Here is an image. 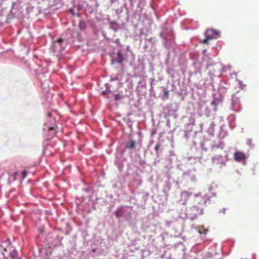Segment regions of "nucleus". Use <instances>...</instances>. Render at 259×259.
<instances>
[{"mask_svg": "<svg viewBox=\"0 0 259 259\" xmlns=\"http://www.w3.org/2000/svg\"><path fill=\"white\" fill-rule=\"evenodd\" d=\"M17 175H18V172L15 171V172H14V180L15 179V177H16V176Z\"/></svg>", "mask_w": 259, "mask_h": 259, "instance_id": "nucleus-18", "label": "nucleus"}, {"mask_svg": "<svg viewBox=\"0 0 259 259\" xmlns=\"http://www.w3.org/2000/svg\"><path fill=\"white\" fill-rule=\"evenodd\" d=\"M51 115H52V114H51V112H49V113H47V116H48V117H51Z\"/></svg>", "mask_w": 259, "mask_h": 259, "instance_id": "nucleus-20", "label": "nucleus"}, {"mask_svg": "<svg viewBox=\"0 0 259 259\" xmlns=\"http://www.w3.org/2000/svg\"><path fill=\"white\" fill-rule=\"evenodd\" d=\"M205 35H207L209 39H212L218 38L220 35V32L214 29H208L206 31Z\"/></svg>", "mask_w": 259, "mask_h": 259, "instance_id": "nucleus-1", "label": "nucleus"}, {"mask_svg": "<svg viewBox=\"0 0 259 259\" xmlns=\"http://www.w3.org/2000/svg\"><path fill=\"white\" fill-rule=\"evenodd\" d=\"M21 174H22V178L23 179H25L27 176V171L26 170H23L22 172H21Z\"/></svg>", "mask_w": 259, "mask_h": 259, "instance_id": "nucleus-11", "label": "nucleus"}, {"mask_svg": "<svg viewBox=\"0 0 259 259\" xmlns=\"http://www.w3.org/2000/svg\"><path fill=\"white\" fill-rule=\"evenodd\" d=\"M117 55L118 63H119V64H121L124 60V58L123 57L121 52L120 51H119L117 52Z\"/></svg>", "mask_w": 259, "mask_h": 259, "instance_id": "nucleus-4", "label": "nucleus"}, {"mask_svg": "<svg viewBox=\"0 0 259 259\" xmlns=\"http://www.w3.org/2000/svg\"><path fill=\"white\" fill-rule=\"evenodd\" d=\"M70 11L72 13V14L74 16H75V15H76V14L74 13V12H73V10L70 9Z\"/></svg>", "mask_w": 259, "mask_h": 259, "instance_id": "nucleus-19", "label": "nucleus"}, {"mask_svg": "<svg viewBox=\"0 0 259 259\" xmlns=\"http://www.w3.org/2000/svg\"><path fill=\"white\" fill-rule=\"evenodd\" d=\"M234 159L238 161L244 160L245 158V156L244 153L241 152L237 151L234 153Z\"/></svg>", "mask_w": 259, "mask_h": 259, "instance_id": "nucleus-2", "label": "nucleus"}, {"mask_svg": "<svg viewBox=\"0 0 259 259\" xmlns=\"http://www.w3.org/2000/svg\"><path fill=\"white\" fill-rule=\"evenodd\" d=\"M207 231H208L207 229H206L202 227H200L198 230V232L200 234H206L207 233Z\"/></svg>", "mask_w": 259, "mask_h": 259, "instance_id": "nucleus-5", "label": "nucleus"}, {"mask_svg": "<svg viewBox=\"0 0 259 259\" xmlns=\"http://www.w3.org/2000/svg\"><path fill=\"white\" fill-rule=\"evenodd\" d=\"M49 131L50 133V135L52 137L56 135V132L53 127H50L49 128Z\"/></svg>", "mask_w": 259, "mask_h": 259, "instance_id": "nucleus-6", "label": "nucleus"}, {"mask_svg": "<svg viewBox=\"0 0 259 259\" xmlns=\"http://www.w3.org/2000/svg\"><path fill=\"white\" fill-rule=\"evenodd\" d=\"M209 39V38L208 37L207 35H205V38L203 40H201V42H202L203 44H206L207 43L208 40Z\"/></svg>", "mask_w": 259, "mask_h": 259, "instance_id": "nucleus-12", "label": "nucleus"}, {"mask_svg": "<svg viewBox=\"0 0 259 259\" xmlns=\"http://www.w3.org/2000/svg\"><path fill=\"white\" fill-rule=\"evenodd\" d=\"M121 98H122V97H121V95H120L119 94H115L114 96V99H115V100H116V101L120 100L121 99Z\"/></svg>", "mask_w": 259, "mask_h": 259, "instance_id": "nucleus-9", "label": "nucleus"}, {"mask_svg": "<svg viewBox=\"0 0 259 259\" xmlns=\"http://www.w3.org/2000/svg\"><path fill=\"white\" fill-rule=\"evenodd\" d=\"M211 105H217V103L215 100H213L211 102Z\"/></svg>", "mask_w": 259, "mask_h": 259, "instance_id": "nucleus-17", "label": "nucleus"}, {"mask_svg": "<svg viewBox=\"0 0 259 259\" xmlns=\"http://www.w3.org/2000/svg\"><path fill=\"white\" fill-rule=\"evenodd\" d=\"M184 194H187V193L186 192H184Z\"/></svg>", "mask_w": 259, "mask_h": 259, "instance_id": "nucleus-22", "label": "nucleus"}, {"mask_svg": "<svg viewBox=\"0 0 259 259\" xmlns=\"http://www.w3.org/2000/svg\"><path fill=\"white\" fill-rule=\"evenodd\" d=\"M168 96H169V91L167 90H165L164 91L163 97L165 99H167V98H168Z\"/></svg>", "mask_w": 259, "mask_h": 259, "instance_id": "nucleus-10", "label": "nucleus"}, {"mask_svg": "<svg viewBox=\"0 0 259 259\" xmlns=\"http://www.w3.org/2000/svg\"><path fill=\"white\" fill-rule=\"evenodd\" d=\"M0 250L1 251L2 253L4 255L5 252L7 251V248L4 247L3 245H1L0 246Z\"/></svg>", "mask_w": 259, "mask_h": 259, "instance_id": "nucleus-8", "label": "nucleus"}, {"mask_svg": "<svg viewBox=\"0 0 259 259\" xmlns=\"http://www.w3.org/2000/svg\"><path fill=\"white\" fill-rule=\"evenodd\" d=\"M79 27L81 30H83L85 28V23L83 21H80L79 24Z\"/></svg>", "mask_w": 259, "mask_h": 259, "instance_id": "nucleus-7", "label": "nucleus"}, {"mask_svg": "<svg viewBox=\"0 0 259 259\" xmlns=\"http://www.w3.org/2000/svg\"><path fill=\"white\" fill-rule=\"evenodd\" d=\"M153 40V38L152 37H150V38L148 39V40L150 42H152Z\"/></svg>", "mask_w": 259, "mask_h": 259, "instance_id": "nucleus-21", "label": "nucleus"}, {"mask_svg": "<svg viewBox=\"0 0 259 259\" xmlns=\"http://www.w3.org/2000/svg\"><path fill=\"white\" fill-rule=\"evenodd\" d=\"M63 41V40L61 38H58L57 41H56V42H58L59 44H61L62 41Z\"/></svg>", "mask_w": 259, "mask_h": 259, "instance_id": "nucleus-16", "label": "nucleus"}, {"mask_svg": "<svg viewBox=\"0 0 259 259\" xmlns=\"http://www.w3.org/2000/svg\"><path fill=\"white\" fill-rule=\"evenodd\" d=\"M160 145L159 144H156V145L154 147V150L158 152L159 149Z\"/></svg>", "mask_w": 259, "mask_h": 259, "instance_id": "nucleus-13", "label": "nucleus"}, {"mask_svg": "<svg viewBox=\"0 0 259 259\" xmlns=\"http://www.w3.org/2000/svg\"><path fill=\"white\" fill-rule=\"evenodd\" d=\"M76 7L78 11H80L82 8V6L80 4L77 5Z\"/></svg>", "mask_w": 259, "mask_h": 259, "instance_id": "nucleus-14", "label": "nucleus"}, {"mask_svg": "<svg viewBox=\"0 0 259 259\" xmlns=\"http://www.w3.org/2000/svg\"><path fill=\"white\" fill-rule=\"evenodd\" d=\"M110 91H108V90L104 91L102 92V95H107L108 94Z\"/></svg>", "mask_w": 259, "mask_h": 259, "instance_id": "nucleus-15", "label": "nucleus"}, {"mask_svg": "<svg viewBox=\"0 0 259 259\" xmlns=\"http://www.w3.org/2000/svg\"><path fill=\"white\" fill-rule=\"evenodd\" d=\"M136 142L135 140H131L128 141L126 146V148L128 149H133L136 147Z\"/></svg>", "mask_w": 259, "mask_h": 259, "instance_id": "nucleus-3", "label": "nucleus"}]
</instances>
